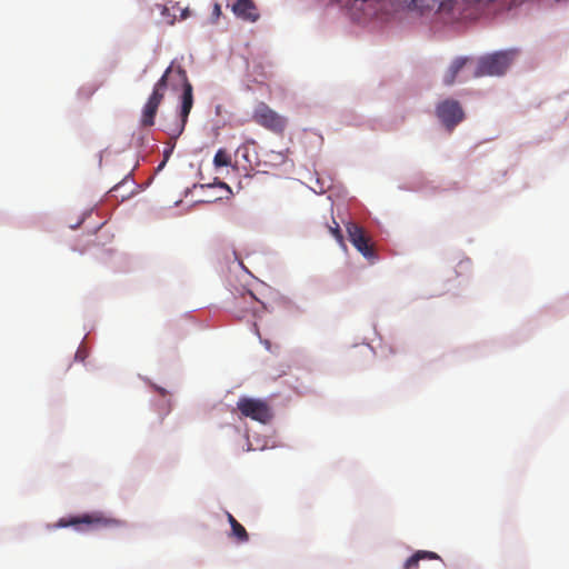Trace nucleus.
<instances>
[{
  "label": "nucleus",
  "instance_id": "obj_1",
  "mask_svg": "<svg viewBox=\"0 0 569 569\" xmlns=\"http://www.w3.org/2000/svg\"><path fill=\"white\" fill-rule=\"evenodd\" d=\"M172 74L178 78L182 86L181 106L179 112L180 120L173 127L167 128L170 137L176 139L183 132L189 113L193 106V88L188 79L186 70L180 66L176 69H173L172 66L168 67L161 78L156 82L148 101L143 106L140 122L142 127H151L154 124V118L158 112V108L164 98L168 80Z\"/></svg>",
  "mask_w": 569,
  "mask_h": 569
},
{
  "label": "nucleus",
  "instance_id": "obj_13",
  "mask_svg": "<svg viewBox=\"0 0 569 569\" xmlns=\"http://www.w3.org/2000/svg\"><path fill=\"white\" fill-rule=\"evenodd\" d=\"M329 230L330 232L332 233V236L339 241L341 242L343 237H342V233H341V230H340V227L339 224L335 221V227H329Z\"/></svg>",
  "mask_w": 569,
  "mask_h": 569
},
{
  "label": "nucleus",
  "instance_id": "obj_5",
  "mask_svg": "<svg viewBox=\"0 0 569 569\" xmlns=\"http://www.w3.org/2000/svg\"><path fill=\"white\" fill-rule=\"evenodd\" d=\"M237 408L243 417L267 423L272 418L271 408L261 399L241 397L237 402Z\"/></svg>",
  "mask_w": 569,
  "mask_h": 569
},
{
  "label": "nucleus",
  "instance_id": "obj_4",
  "mask_svg": "<svg viewBox=\"0 0 569 569\" xmlns=\"http://www.w3.org/2000/svg\"><path fill=\"white\" fill-rule=\"evenodd\" d=\"M252 120L257 124L277 134H282L288 124L286 117L276 112L264 102L257 104L252 113Z\"/></svg>",
  "mask_w": 569,
  "mask_h": 569
},
{
  "label": "nucleus",
  "instance_id": "obj_11",
  "mask_svg": "<svg viewBox=\"0 0 569 569\" xmlns=\"http://www.w3.org/2000/svg\"><path fill=\"white\" fill-rule=\"evenodd\" d=\"M214 167H228L231 164V157L224 149H219L213 158Z\"/></svg>",
  "mask_w": 569,
  "mask_h": 569
},
{
  "label": "nucleus",
  "instance_id": "obj_8",
  "mask_svg": "<svg viewBox=\"0 0 569 569\" xmlns=\"http://www.w3.org/2000/svg\"><path fill=\"white\" fill-rule=\"evenodd\" d=\"M227 7L241 20L256 22L259 19V12L252 0H227Z\"/></svg>",
  "mask_w": 569,
  "mask_h": 569
},
{
  "label": "nucleus",
  "instance_id": "obj_3",
  "mask_svg": "<svg viewBox=\"0 0 569 569\" xmlns=\"http://www.w3.org/2000/svg\"><path fill=\"white\" fill-rule=\"evenodd\" d=\"M80 525H86L91 529H98V528H120L124 526V522L104 516L102 512H91V513H84L81 516L76 517H69V518H61L54 527L57 528H66V527H78Z\"/></svg>",
  "mask_w": 569,
  "mask_h": 569
},
{
  "label": "nucleus",
  "instance_id": "obj_7",
  "mask_svg": "<svg viewBox=\"0 0 569 569\" xmlns=\"http://www.w3.org/2000/svg\"><path fill=\"white\" fill-rule=\"evenodd\" d=\"M346 228L349 240L353 247L367 259H372L375 257L373 246L370 243L365 230L353 222H349Z\"/></svg>",
  "mask_w": 569,
  "mask_h": 569
},
{
  "label": "nucleus",
  "instance_id": "obj_15",
  "mask_svg": "<svg viewBox=\"0 0 569 569\" xmlns=\"http://www.w3.org/2000/svg\"><path fill=\"white\" fill-rule=\"evenodd\" d=\"M128 181H129L128 177H127V178H124L120 183H118L117 186H114V187L110 190V192H112V193H117V192L120 190V188H121L124 183H127ZM114 196L117 197V194H114Z\"/></svg>",
  "mask_w": 569,
  "mask_h": 569
},
{
  "label": "nucleus",
  "instance_id": "obj_12",
  "mask_svg": "<svg viewBox=\"0 0 569 569\" xmlns=\"http://www.w3.org/2000/svg\"><path fill=\"white\" fill-rule=\"evenodd\" d=\"M231 536L234 537L239 542H247L249 535L246 528L240 522H234L231 528Z\"/></svg>",
  "mask_w": 569,
  "mask_h": 569
},
{
  "label": "nucleus",
  "instance_id": "obj_2",
  "mask_svg": "<svg viewBox=\"0 0 569 569\" xmlns=\"http://www.w3.org/2000/svg\"><path fill=\"white\" fill-rule=\"evenodd\" d=\"M517 56L516 50L498 51L479 59L473 77L501 76Z\"/></svg>",
  "mask_w": 569,
  "mask_h": 569
},
{
  "label": "nucleus",
  "instance_id": "obj_17",
  "mask_svg": "<svg viewBox=\"0 0 569 569\" xmlns=\"http://www.w3.org/2000/svg\"><path fill=\"white\" fill-rule=\"evenodd\" d=\"M227 519H228L231 528L233 527L234 522H238L237 519L230 512H227Z\"/></svg>",
  "mask_w": 569,
  "mask_h": 569
},
{
  "label": "nucleus",
  "instance_id": "obj_14",
  "mask_svg": "<svg viewBox=\"0 0 569 569\" xmlns=\"http://www.w3.org/2000/svg\"><path fill=\"white\" fill-rule=\"evenodd\" d=\"M220 16H221V6L219 3H214L213 10H212L213 21H217Z\"/></svg>",
  "mask_w": 569,
  "mask_h": 569
},
{
  "label": "nucleus",
  "instance_id": "obj_10",
  "mask_svg": "<svg viewBox=\"0 0 569 569\" xmlns=\"http://www.w3.org/2000/svg\"><path fill=\"white\" fill-rule=\"evenodd\" d=\"M467 61L468 60L466 58H457L451 63V66L449 67L447 73L445 74V78H443V82L447 86H450V84H452L455 82L458 72L465 67Z\"/></svg>",
  "mask_w": 569,
  "mask_h": 569
},
{
  "label": "nucleus",
  "instance_id": "obj_16",
  "mask_svg": "<svg viewBox=\"0 0 569 569\" xmlns=\"http://www.w3.org/2000/svg\"><path fill=\"white\" fill-rule=\"evenodd\" d=\"M246 302L254 301L256 297L252 292H248L246 296L242 297Z\"/></svg>",
  "mask_w": 569,
  "mask_h": 569
},
{
  "label": "nucleus",
  "instance_id": "obj_19",
  "mask_svg": "<svg viewBox=\"0 0 569 569\" xmlns=\"http://www.w3.org/2000/svg\"><path fill=\"white\" fill-rule=\"evenodd\" d=\"M167 23L172 24L173 23V19L167 20Z\"/></svg>",
  "mask_w": 569,
  "mask_h": 569
},
{
  "label": "nucleus",
  "instance_id": "obj_9",
  "mask_svg": "<svg viewBox=\"0 0 569 569\" xmlns=\"http://www.w3.org/2000/svg\"><path fill=\"white\" fill-rule=\"evenodd\" d=\"M420 560H441V558L436 552L418 550L407 559L405 569H417Z\"/></svg>",
  "mask_w": 569,
  "mask_h": 569
},
{
  "label": "nucleus",
  "instance_id": "obj_6",
  "mask_svg": "<svg viewBox=\"0 0 569 569\" xmlns=\"http://www.w3.org/2000/svg\"><path fill=\"white\" fill-rule=\"evenodd\" d=\"M436 113L449 131H451L465 118V112L460 103L453 99H447L440 102L437 106Z\"/></svg>",
  "mask_w": 569,
  "mask_h": 569
},
{
  "label": "nucleus",
  "instance_id": "obj_18",
  "mask_svg": "<svg viewBox=\"0 0 569 569\" xmlns=\"http://www.w3.org/2000/svg\"><path fill=\"white\" fill-rule=\"evenodd\" d=\"M168 9L167 7L162 6L161 7V13L164 16L167 13Z\"/></svg>",
  "mask_w": 569,
  "mask_h": 569
}]
</instances>
